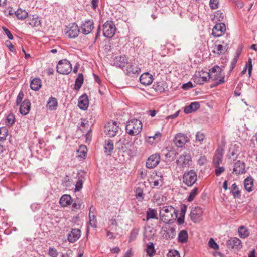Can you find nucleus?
Listing matches in <instances>:
<instances>
[{"mask_svg":"<svg viewBox=\"0 0 257 257\" xmlns=\"http://www.w3.org/2000/svg\"><path fill=\"white\" fill-rule=\"evenodd\" d=\"M160 220L166 223L170 224L177 218V211L172 206L163 207L159 213Z\"/></svg>","mask_w":257,"mask_h":257,"instance_id":"obj_1","label":"nucleus"},{"mask_svg":"<svg viewBox=\"0 0 257 257\" xmlns=\"http://www.w3.org/2000/svg\"><path fill=\"white\" fill-rule=\"evenodd\" d=\"M208 80L212 81H217L218 84H223L225 82V75L222 69L218 65L211 68L208 73H206Z\"/></svg>","mask_w":257,"mask_h":257,"instance_id":"obj_2","label":"nucleus"},{"mask_svg":"<svg viewBox=\"0 0 257 257\" xmlns=\"http://www.w3.org/2000/svg\"><path fill=\"white\" fill-rule=\"evenodd\" d=\"M142 129V123L137 119H133L128 121L125 127L126 133L131 136L137 135L141 132Z\"/></svg>","mask_w":257,"mask_h":257,"instance_id":"obj_3","label":"nucleus"},{"mask_svg":"<svg viewBox=\"0 0 257 257\" xmlns=\"http://www.w3.org/2000/svg\"><path fill=\"white\" fill-rule=\"evenodd\" d=\"M132 145L131 139L128 137H122L115 144L116 150H118L119 153H128L131 151Z\"/></svg>","mask_w":257,"mask_h":257,"instance_id":"obj_4","label":"nucleus"},{"mask_svg":"<svg viewBox=\"0 0 257 257\" xmlns=\"http://www.w3.org/2000/svg\"><path fill=\"white\" fill-rule=\"evenodd\" d=\"M103 34L105 37L111 38L116 32V26L111 20L106 21L103 25Z\"/></svg>","mask_w":257,"mask_h":257,"instance_id":"obj_5","label":"nucleus"},{"mask_svg":"<svg viewBox=\"0 0 257 257\" xmlns=\"http://www.w3.org/2000/svg\"><path fill=\"white\" fill-rule=\"evenodd\" d=\"M57 72L61 74L67 75L72 71V65L67 59L60 60L56 67Z\"/></svg>","mask_w":257,"mask_h":257,"instance_id":"obj_6","label":"nucleus"},{"mask_svg":"<svg viewBox=\"0 0 257 257\" xmlns=\"http://www.w3.org/2000/svg\"><path fill=\"white\" fill-rule=\"evenodd\" d=\"M183 182L188 186H192L197 180V174L193 170L186 171L183 176Z\"/></svg>","mask_w":257,"mask_h":257,"instance_id":"obj_7","label":"nucleus"},{"mask_svg":"<svg viewBox=\"0 0 257 257\" xmlns=\"http://www.w3.org/2000/svg\"><path fill=\"white\" fill-rule=\"evenodd\" d=\"M65 34L70 38H75L78 36L80 29L75 23H70L65 28Z\"/></svg>","mask_w":257,"mask_h":257,"instance_id":"obj_8","label":"nucleus"},{"mask_svg":"<svg viewBox=\"0 0 257 257\" xmlns=\"http://www.w3.org/2000/svg\"><path fill=\"white\" fill-rule=\"evenodd\" d=\"M119 127L115 121H111L107 123L105 126L104 132L110 137H114L118 133Z\"/></svg>","mask_w":257,"mask_h":257,"instance_id":"obj_9","label":"nucleus"},{"mask_svg":"<svg viewBox=\"0 0 257 257\" xmlns=\"http://www.w3.org/2000/svg\"><path fill=\"white\" fill-rule=\"evenodd\" d=\"M191 161V155L188 153H184L183 154L180 155L179 159L177 160L176 163L177 165L184 168L189 167Z\"/></svg>","mask_w":257,"mask_h":257,"instance_id":"obj_10","label":"nucleus"},{"mask_svg":"<svg viewBox=\"0 0 257 257\" xmlns=\"http://www.w3.org/2000/svg\"><path fill=\"white\" fill-rule=\"evenodd\" d=\"M160 161V156L158 153L151 155L147 160L146 167L152 169L157 166Z\"/></svg>","mask_w":257,"mask_h":257,"instance_id":"obj_11","label":"nucleus"},{"mask_svg":"<svg viewBox=\"0 0 257 257\" xmlns=\"http://www.w3.org/2000/svg\"><path fill=\"white\" fill-rule=\"evenodd\" d=\"M189 141L188 137L184 134L178 133L176 135L173 140L174 143L178 147H182Z\"/></svg>","mask_w":257,"mask_h":257,"instance_id":"obj_12","label":"nucleus"},{"mask_svg":"<svg viewBox=\"0 0 257 257\" xmlns=\"http://www.w3.org/2000/svg\"><path fill=\"white\" fill-rule=\"evenodd\" d=\"M219 44L215 45V48L212 51L218 56L225 53L228 49V43H225L223 41H219Z\"/></svg>","mask_w":257,"mask_h":257,"instance_id":"obj_13","label":"nucleus"},{"mask_svg":"<svg viewBox=\"0 0 257 257\" xmlns=\"http://www.w3.org/2000/svg\"><path fill=\"white\" fill-rule=\"evenodd\" d=\"M226 31V26L223 23H217L213 28L212 34L216 37L222 36Z\"/></svg>","mask_w":257,"mask_h":257,"instance_id":"obj_14","label":"nucleus"},{"mask_svg":"<svg viewBox=\"0 0 257 257\" xmlns=\"http://www.w3.org/2000/svg\"><path fill=\"white\" fill-rule=\"evenodd\" d=\"M94 23L92 20H88L85 21L81 26V30L82 33L84 35L89 34L93 30Z\"/></svg>","mask_w":257,"mask_h":257,"instance_id":"obj_15","label":"nucleus"},{"mask_svg":"<svg viewBox=\"0 0 257 257\" xmlns=\"http://www.w3.org/2000/svg\"><path fill=\"white\" fill-rule=\"evenodd\" d=\"M227 247L229 249H240L242 247L241 240L236 237L231 238L228 240L226 243Z\"/></svg>","mask_w":257,"mask_h":257,"instance_id":"obj_16","label":"nucleus"},{"mask_svg":"<svg viewBox=\"0 0 257 257\" xmlns=\"http://www.w3.org/2000/svg\"><path fill=\"white\" fill-rule=\"evenodd\" d=\"M224 150L222 149H217L215 153L213 158V163L214 166H219L222 162V158Z\"/></svg>","mask_w":257,"mask_h":257,"instance_id":"obj_17","label":"nucleus"},{"mask_svg":"<svg viewBox=\"0 0 257 257\" xmlns=\"http://www.w3.org/2000/svg\"><path fill=\"white\" fill-rule=\"evenodd\" d=\"M113 63L116 66L123 68L128 63V58L125 55L116 56L113 60Z\"/></svg>","mask_w":257,"mask_h":257,"instance_id":"obj_18","label":"nucleus"},{"mask_svg":"<svg viewBox=\"0 0 257 257\" xmlns=\"http://www.w3.org/2000/svg\"><path fill=\"white\" fill-rule=\"evenodd\" d=\"M81 236V231L79 229H72L71 233L68 235V240L71 243H74L79 239Z\"/></svg>","mask_w":257,"mask_h":257,"instance_id":"obj_19","label":"nucleus"},{"mask_svg":"<svg viewBox=\"0 0 257 257\" xmlns=\"http://www.w3.org/2000/svg\"><path fill=\"white\" fill-rule=\"evenodd\" d=\"M202 213V209L199 207L193 208L190 213L191 219L194 222L199 221Z\"/></svg>","mask_w":257,"mask_h":257,"instance_id":"obj_20","label":"nucleus"},{"mask_svg":"<svg viewBox=\"0 0 257 257\" xmlns=\"http://www.w3.org/2000/svg\"><path fill=\"white\" fill-rule=\"evenodd\" d=\"M78 105L80 109L83 110H85L88 108L89 100L88 96L86 94H83L79 98Z\"/></svg>","mask_w":257,"mask_h":257,"instance_id":"obj_21","label":"nucleus"},{"mask_svg":"<svg viewBox=\"0 0 257 257\" xmlns=\"http://www.w3.org/2000/svg\"><path fill=\"white\" fill-rule=\"evenodd\" d=\"M31 108V103L28 99H25L20 106V112L23 115H26L29 113Z\"/></svg>","mask_w":257,"mask_h":257,"instance_id":"obj_22","label":"nucleus"},{"mask_svg":"<svg viewBox=\"0 0 257 257\" xmlns=\"http://www.w3.org/2000/svg\"><path fill=\"white\" fill-rule=\"evenodd\" d=\"M153 80V76L148 72L142 74L140 77V81L144 85H149Z\"/></svg>","mask_w":257,"mask_h":257,"instance_id":"obj_23","label":"nucleus"},{"mask_svg":"<svg viewBox=\"0 0 257 257\" xmlns=\"http://www.w3.org/2000/svg\"><path fill=\"white\" fill-rule=\"evenodd\" d=\"M245 164L240 160L237 161L234 165L233 171L236 174H244L245 173Z\"/></svg>","mask_w":257,"mask_h":257,"instance_id":"obj_24","label":"nucleus"},{"mask_svg":"<svg viewBox=\"0 0 257 257\" xmlns=\"http://www.w3.org/2000/svg\"><path fill=\"white\" fill-rule=\"evenodd\" d=\"M140 72V69L132 64H130L126 68V74L131 77L138 76Z\"/></svg>","mask_w":257,"mask_h":257,"instance_id":"obj_25","label":"nucleus"},{"mask_svg":"<svg viewBox=\"0 0 257 257\" xmlns=\"http://www.w3.org/2000/svg\"><path fill=\"white\" fill-rule=\"evenodd\" d=\"M162 229L164 232H166V233H164L165 237L167 239L174 238L176 236V230L174 228L169 226H164Z\"/></svg>","mask_w":257,"mask_h":257,"instance_id":"obj_26","label":"nucleus"},{"mask_svg":"<svg viewBox=\"0 0 257 257\" xmlns=\"http://www.w3.org/2000/svg\"><path fill=\"white\" fill-rule=\"evenodd\" d=\"M199 108V103L198 102H193L191 103L189 105L185 107L184 111L186 114H189L197 110Z\"/></svg>","mask_w":257,"mask_h":257,"instance_id":"obj_27","label":"nucleus"},{"mask_svg":"<svg viewBox=\"0 0 257 257\" xmlns=\"http://www.w3.org/2000/svg\"><path fill=\"white\" fill-rule=\"evenodd\" d=\"M42 87L41 80L38 78H35L31 81L30 87L31 89L35 91H38Z\"/></svg>","mask_w":257,"mask_h":257,"instance_id":"obj_28","label":"nucleus"},{"mask_svg":"<svg viewBox=\"0 0 257 257\" xmlns=\"http://www.w3.org/2000/svg\"><path fill=\"white\" fill-rule=\"evenodd\" d=\"M59 203L62 206H67L72 203V197L70 195H63L61 196Z\"/></svg>","mask_w":257,"mask_h":257,"instance_id":"obj_29","label":"nucleus"},{"mask_svg":"<svg viewBox=\"0 0 257 257\" xmlns=\"http://www.w3.org/2000/svg\"><path fill=\"white\" fill-rule=\"evenodd\" d=\"M95 211V208L92 205L89 210V217L90 219V224L93 228L96 227V217L94 214Z\"/></svg>","mask_w":257,"mask_h":257,"instance_id":"obj_30","label":"nucleus"},{"mask_svg":"<svg viewBox=\"0 0 257 257\" xmlns=\"http://www.w3.org/2000/svg\"><path fill=\"white\" fill-rule=\"evenodd\" d=\"M244 185L245 189L248 192L252 191L253 185V179L252 177H247L244 181Z\"/></svg>","mask_w":257,"mask_h":257,"instance_id":"obj_31","label":"nucleus"},{"mask_svg":"<svg viewBox=\"0 0 257 257\" xmlns=\"http://www.w3.org/2000/svg\"><path fill=\"white\" fill-rule=\"evenodd\" d=\"M188 239V234L186 230H182L180 231L178 237V241L181 243H186Z\"/></svg>","mask_w":257,"mask_h":257,"instance_id":"obj_32","label":"nucleus"},{"mask_svg":"<svg viewBox=\"0 0 257 257\" xmlns=\"http://www.w3.org/2000/svg\"><path fill=\"white\" fill-rule=\"evenodd\" d=\"M150 219H158L156 210L149 208L146 211V221Z\"/></svg>","mask_w":257,"mask_h":257,"instance_id":"obj_33","label":"nucleus"},{"mask_svg":"<svg viewBox=\"0 0 257 257\" xmlns=\"http://www.w3.org/2000/svg\"><path fill=\"white\" fill-rule=\"evenodd\" d=\"M27 21L32 27H37L41 24V20L38 17L30 16Z\"/></svg>","mask_w":257,"mask_h":257,"instance_id":"obj_34","label":"nucleus"},{"mask_svg":"<svg viewBox=\"0 0 257 257\" xmlns=\"http://www.w3.org/2000/svg\"><path fill=\"white\" fill-rule=\"evenodd\" d=\"M230 192L235 198H239L241 197L240 191L236 183H234L231 185Z\"/></svg>","mask_w":257,"mask_h":257,"instance_id":"obj_35","label":"nucleus"},{"mask_svg":"<svg viewBox=\"0 0 257 257\" xmlns=\"http://www.w3.org/2000/svg\"><path fill=\"white\" fill-rule=\"evenodd\" d=\"M105 152L110 155L114 149L113 143L112 140L108 139L105 141L104 143Z\"/></svg>","mask_w":257,"mask_h":257,"instance_id":"obj_36","label":"nucleus"},{"mask_svg":"<svg viewBox=\"0 0 257 257\" xmlns=\"http://www.w3.org/2000/svg\"><path fill=\"white\" fill-rule=\"evenodd\" d=\"M83 81L84 78L83 74L82 73L79 74L75 81L74 89L79 90L83 83Z\"/></svg>","mask_w":257,"mask_h":257,"instance_id":"obj_37","label":"nucleus"},{"mask_svg":"<svg viewBox=\"0 0 257 257\" xmlns=\"http://www.w3.org/2000/svg\"><path fill=\"white\" fill-rule=\"evenodd\" d=\"M58 105L56 98L51 97L47 102V107L51 110H55Z\"/></svg>","mask_w":257,"mask_h":257,"instance_id":"obj_38","label":"nucleus"},{"mask_svg":"<svg viewBox=\"0 0 257 257\" xmlns=\"http://www.w3.org/2000/svg\"><path fill=\"white\" fill-rule=\"evenodd\" d=\"M15 14L18 19L21 20H24L28 16V12L22 9H19L17 11H15Z\"/></svg>","mask_w":257,"mask_h":257,"instance_id":"obj_39","label":"nucleus"},{"mask_svg":"<svg viewBox=\"0 0 257 257\" xmlns=\"http://www.w3.org/2000/svg\"><path fill=\"white\" fill-rule=\"evenodd\" d=\"M238 232L239 236L242 238H245L249 235L248 229L244 226H241L238 228Z\"/></svg>","mask_w":257,"mask_h":257,"instance_id":"obj_40","label":"nucleus"},{"mask_svg":"<svg viewBox=\"0 0 257 257\" xmlns=\"http://www.w3.org/2000/svg\"><path fill=\"white\" fill-rule=\"evenodd\" d=\"M247 69H248L249 76H250L251 71L252 70V60L250 58H249L248 59V61L246 63L245 67L244 68L243 70L241 71V72L240 73L241 76H242L245 74Z\"/></svg>","mask_w":257,"mask_h":257,"instance_id":"obj_41","label":"nucleus"},{"mask_svg":"<svg viewBox=\"0 0 257 257\" xmlns=\"http://www.w3.org/2000/svg\"><path fill=\"white\" fill-rule=\"evenodd\" d=\"M165 83L163 81H159L153 85L154 89L159 92H163L165 91Z\"/></svg>","mask_w":257,"mask_h":257,"instance_id":"obj_42","label":"nucleus"},{"mask_svg":"<svg viewBox=\"0 0 257 257\" xmlns=\"http://www.w3.org/2000/svg\"><path fill=\"white\" fill-rule=\"evenodd\" d=\"M146 250L149 256L153 257L156 252L153 243L152 242L148 243L147 245Z\"/></svg>","mask_w":257,"mask_h":257,"instance_id":"obj_43","label":"nucleus"},{"mask_svg":"<svg viewBox=\"0 0 257 257\" xmlns=\"http://www.w3.org/2000/svg\"><path fill=\"white\" fill-rule=\"evenodd\" d=\"M15 122V115L12 114L10 113L8 114L7 116L6 120V124L7 126H12Z\"/></svg>","mask_w":257,"mask_h":257,"instance_id":"obj_44","label":"nucleus"},{"mask_svg":"<svg viewBox=\"0 0 257 257\" xmlns=\"http://www.w3.org/2000/svg\"><path fill=\"white\" fill-rule=\"evenodd\" d=\"M136 197L139 201H142L144 194L143 190L140 187H136L135 189Z\"/></svg>","mask_w":257,"mask_h":257,"instance_id":"obj_45","label":"nucleus"},{"mask_svg":"<svg viewBox=\"0 0 257 257\" xmlns=\"http://www.w3.org/2000/svg\"><path fill=\"white\" fill-rule=\"evenodd\" d=\"M8 134V130L6 127H0V141L5 140Z\"/></svg>","mask_w":257,"mask_h":257,"instance_id":"obj_46","label":"nucleus"},{"mask_svg":"<svg viewBox=\"0 0 257 257\" xmlns=\"http://www.w3.org/2000/svg\"><path fill=\"white\" fill-rule=\"evenodd\" d=\"M198 189L197 187H195L193 189H192L187 198V201L188 202L192 201L195 198V196L198 194Z\"/></svg>","mask_w":257,"mask_h":257,"instance_id":"obj_47","label":"nucleus"},{"mask_svg":"<svg viewBox=\"0 0 257 257\" xmlns=\"http://www.w3.org/2000/svg\"><path fill=\"white\" fill-rule=\"evenodd\" d=\"M194 82L197 84L202 85L204 83L207 82L208 80L207 78H203V79H201L199 77H198L197 74H195V76H194Z\"/></svg>","mask_w":257,"mask_h":257,"instance_id":"obj_48","label":"nucleus"},{"mask_svg":"<svg viewBox=\"0 0 257 257\" xmlns=\"http://www.w3.org/2000/svg\"><path fill=\"white\" fill-rule=\"evenodd\" d=\"M139 231V229H137V228L133 229L131 231V232L130 233V240H129L130 242L133 241L136 239V238L138 235Z\"/></svg>","mask_w":257,"mask_h":257,"instance_id":"obj_49","label":"nucleus"},{"mask_svg":"<svg viewBox=\"0 0 257 257\" xmlns=\"http://www.w3.org/2000/svg\"><path fill=\"white\" fill-rule=\"evenodd\" d=\"M225 17V14L220 10L217 11L215 14V17L219 21H222Z\"/></svg>","mask_w":257,"mask_h":257,"instance_id":"obj_50","label":"nucleus"},{"mask_svg":"<svg viewBox=\"0 0 257 257\" xmlns=\"http://www.w3.org/2000/svg\"><path fill=\"white\" fill-rule=\"evenodd\" d=\"M177 153L174 150H170L165 154V156L166 158L171 159L174 160L175 158L176 155Z\"/></svg>","mask_w":257,"mask_h":257,"instance_id":"obj_51","label":"nucleus"},{"mask_svg":"<svg viewBox=\"0 0 257 257\" xmlns=\"http://www.w3.org/2000/svg\"><path fill=\"white\" fill-rule=\"evenodd\" d=\"M86 149V147H81L78 150V153H79L78 154V157L80 158L84 159L86 155V151L84 150Z\"/></svg>","mask_w":257,"mask_h":257,"instance_id":"obj_52","label":"nucleus"},{"mask_svg":"<svg viewBox=\"0 0 257 257\" xmlns=\"http://www.w3.org/2000/svg\"><path fill=\"white\" fill-rule=\"evenodd\" d=\"M83 203L82 200L77 199L76 200L74 201V202L72 204V208L74 209H80L81 208V205Z\"/></svg>","mask_w":257,"mask_h":257,"instance_id":"obj_53","label":"nucleus"},{"mask_svg":"<svg viewBox=\"0 0 257 257\" xmlns=\"http://www.w3.org/2000/svg\"><path fill=\"white\" fill-rule=\"evenodd\" d=\"M209 246L215 250L219 249L218 245L216 243L213 238H210L208 242Z\"/></svg>","mask_w":257,"mask_h":257,"instance_id":"obj_54","label":"nucleus"},{"mask_svg":"<svg viewBox=\"0 0 257 257\" xmlns=\"http://www.w3.org/2000/svg\"><path fill=\"white\" fill-rule=\"evenodd\" d=\"M195 137L196 142H201L205 138V135L202 132L199 131L197 132Z\"/></svg>","mask_w":257,"mask_h":257,"instance_id":"obj_55","label":"nucleus"},{"mask_svg":"<svg viewBox=\"0 0 257 257\" xmlns=\"http://www.w3.org/2000/svg\"><path fill=\"white\" fill-rule=\"evenodd\" d=\"M214 167L215 168V173L217 176H219L225 171V168L223 166H214Z\"/></svg>","mask_w":257,"mask_h":257,"instance_id":"obj_56","label":"nucleus"},{"mask_svg":"<svg viewBox=\"0 0 257 257\" xmlns=\"http://www.w3.org/2000/svg\"><path fill=\"white\" fill-rule=\"evenodd\" d=\"M219 0H210L209 6L212 9H216L218 8Z\"/></svg>","mask_w":257,"mask_h":257,"instance_id":"obj_57","label":"nucleus"},{"mask_svg":"<svg viewBox=\"0 0 257 257\" xmlns=\"http://www.w3.org/2000/svg\"><path fill=\"white\" fill-rule=\"evenodd\" d=\"M163 184V180L161 176L158 179L155 180L153 181V185L155 187H161Z\"/></svg>","mask_w":257,"mask_h":257,"instance_id":"obj_58","label":"nucleus"},{"mask_svg":"<svg viewBox=\"0 0 257 257\" xmlns=\"http://www.w3.org/2000/svg\"><path fill=\"white\" fill-rule=\"evenodd\" d=\"M48 254L51 257H57L58 255L57 250L54 247L49 248Z\"/></svg>","mask_w":257,"mask_h":257,"instance_id":"obj_59","label":"nucleus"},{"mask_svg":"<svg viewBox=\"0 0 257 257\" xmlns=\"http://www.w3.org/2000/svg\"><path fill=\"white\" fill-rule=\"evenodd\" d=\"M24 96V95L22 91H20L19 93V94L17 97V99H16V105H19L21 103H22Z\"/></svg>","mask_w":257,"mask_h":257,"instance_id":"obj_60","label":"nucleus"},{"mask_svg":"<svg viewBox=\"0 0 257 257\" xmlns=\"http://www.w3.org/2000/svg\"><path fill=\"white\" fill-rule=\"evenodd\" d=\"M83 185V181L82 179H78L76 185H75V191H79L80 190V189L82 188Z\"/></svg>","mask_w":257,"mask_h":257,"instance_id":"obj_61","label":"nucleus"},{"mask_svg":"<svg viewBox=\"0 0 257 257\" xmlns=\"http://www.w3.org/2000/svg\"><path fill=\"white\" fill-rule=\"evenodd\" d=\"M168 257H180V254L178 251L176 250H172L170 251L168 254Z\"/></svg>","mask_w":257,"mask_h":257,"instance_id":"obj_62","label":"nucleus"},{"mask_svg":"<svg viewBox=\"0 0 257 257\" xmlns=\"http://www.w3.org/2000/svg\"><path fill=\"white\" fill-rule=\"evenodd\" d=\"M5 33L6 34V35L7 36L8 38L11 40H13V35L12 34L11 32H10V31L6 27H4L3 26L2 27Z\"/></svg>","mask_w":257,"mask_h":257,"instance_id":"obj_63","label":"nucleus"},{"mask_svg":"<svg viewBox=\"0 0 257 257\" xmlns=\"http://www.w3.org/2000/svg\"><path fill=\"white\" fill-rule=\"evenodd\" d=\"M161 134L158 132L153 136L149 137V139H153V140L158 142L161 139Z\"/></svg>","mask_w":257,"mask_h":257,"instance_id":"obj_64","label":"nucleus"}]
</instances>
